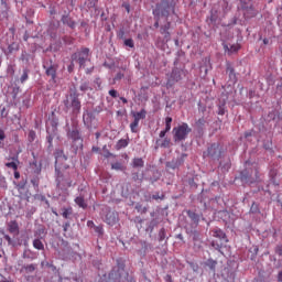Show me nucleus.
Listing matches in <instances>:
<instances>
[{"instance_id":"f257e3e1","label":"nucleus","mask_w":282,"mask_h":282,"mask_svg":"<svg viewBox=\"0 0 282 282\" xmlns=\"http://www.w3.org/2000/svg\"><path fill=\"white\" fill-rule=\"evenodd\" d=\"M61 162H67V156L63 150H56L55 152V172H56V183L57 187L61 191H67V188H72L74 186V181H72V176L67 173V169L69 165L61 164Z\"/></svg>"},{"instance_id":"f03ea898","label":"nucleus","mask_w":282,"mask_h":282,"mask_svg":"<svg viewBox=\"0 0 282 282\" xmlns=\"http://www.w3.org/2000/svg\"><path fill=\"white\" fill-rule=\"evenodd\" d=\"M171 12L175 14V2L173 0H162L159 4H156L153 10V15L155 19L154 28H160V18L164 17L169 19Z\"/></svg>"},{"instance_id":"7ed1b4c3","label":"nucleus","mask_w":282,"mask_h":282,"mask_svg":"<svg viewBox=\"0 0 282 282\" xmlns=\"http://www.w3.org/2000/svg\"><path fill=\"white\" fill-rule=\"evenodd\" d=\"M192 131L193 129L186 122H183L177 127H174L172 130L174 142H184V140L188 138Z\"/></svg>"},{"instance_id":"20e7f679","label":"nucleus","mask_w":282,"mask_h":282,"mask_svg":"<svg viewBox=\"0 0 282 282\" xmlns=\"http://www.w3.org/2000/svg\"><path fill=\"white\" fill-rule=\"evenodd\" d=\"M64 106L67 111L72 110L73 116H78L80 113V109H83V105L80 104V99L78 98V94H70L66 100H64Z\"/></svg>"},{"instance_id":"39448f33","label":"nucleus","mask_w":282,"mask_h":282,"mask_svg":"<svg viewBox=\"0 0 282 282\" xmlns=\"http://www.w3.org/2000/svg\"><path fill=\"white\" fill-rule=\"evenodd\" d=\"M240 177L243 182L249 184H254V182H259V167L257 165L252 166L251 169H246L241 172Z\"/></svg>"},{"instance_id":"423d86ee","label":"nucleus","mask_w":282,"mask_h":282,"mask_svg":"<svg viewBox=\"0 0 282 282\" xmlns=\"http://www.w3.org/2000/svg\"><path fill=\"white\" fill-rule=\"evenodd\" d=\"M221 153H224V147H221L220 143H212L210 147L207 148V151L203 153V156L219 160Z\"/></svg>"},{"instance_id":"0eeeda50","label":"nucleus","mask_w":282,"mask_h":282,"mask_svg":"<svg viewBox=\"0 0 282 282\" xmlns=\"http://www.w3.org/2000/svg\"><path fill=\"white\" fill-rule=\"evenodd\" d=\"M182 80V69L173 68L171 74L167 75V82L165 84L166 89H171L176 83Z\"/></svg>"},{"instance_id":"6e6552de","label":"nucleus","mask_w":282,"mask_h":282,"mask_svg":"<svg viewBox=\"0 0 282 282\" xmlns=\"http://www.w3.org/2000/svg\"><path fill=\"white\" fill-rule=\"evenodd\" d=\"M46 76H50L53 82L56 80V72H58V65L54 64L52 59L43 64Z\"/></svg>"},{"instance_id":"1a4fd4ad","label":"nucleus","mask_w":282,"mask_h":282,"mask_svg":"<svg viewBox=\"0 0 282 282\" xmlns=\"http://www.w3.org/2000/svg\"><path fill=\"white\" fill-rule=\"evenodd\" d=\"M240 9L243 11L245 19H252V18L257 17L254 7H252V4H250L243 0L240 1Z\"/></svg>"},{"instance_id":"9d476101","label":"nucleus","mask_w":282,"mask_h":282,"mask_svg":"<svg viewBox=\"0 0 282 282\" xmlns=\"http://www.w3.org/2000/svg\"><path fill=\"white\" fill-rule=\"evenodd\" d=\"M105 221L108 224V226H116V224L119 221L118 214L116 212L109 210L106 214Z\"/></svg>"},{"instance_id":"9b49d317","label":"nucleus","mask_w":282,"mask_h":282,"mask_svg":"<svg viewBox=\"0 0 282 282\" xmlns=\"http://www.w3.org/2000/svg\"><path fill=\"white\" fill-rule=\"evenodd\" d=\"M169 30H171V22H166V24L162 25L160 29V33L164 36L165 43L171 41V32H169Z\"/></svg>"},{"instance_id":"f8f14e48","label":"nucleus","mask_w":282,"mask_h":282,"mask_svg":"<svg viewBox=\"0 0 282 282\" xmlns=\"http://www.w3.org/2000/svg\"><path fill=\"white\" fill-rule=\"evenodd\" d=\"M70 58L72 61H77V63H79V67H85V63H87L88 57L82 56L80 53H74Z\"/></svg>"},{"instance_id":"ddd939ff","label":"nucleus","mask_w":282,"mask_h":282,"mask_svg":"<svg viewBox=\"0 0 282 282\" xmlns=\"http://www.w3.org/2000/svg\"><path fill=\"white\" fill-rule=\"evenodd\" d=\"M8 230L11 235H19V223H17V220H11L8 224Z\"/></svg>"},{"instance_id":"4468645a","label":"nucleus","mask_w":282,"mask_h":282,"mask_svg":"<svg viewBox=\"0 0 282 282\" xmlns=\"http://www.w3.org/2000/svg\"><path fill=\"white\" fill-rule=\"evenodd\" d=\"M182 165V161H180L178 159H173L172 161L166 163V169L169 171H175V169H180V166Z\"/></svg>"},{"instance_id":"2eb2a0df","label":"nucleus","mask_w":282,"mask_h":282,"mask_svg":"<svg viewBox=\"0 0 282 282\" xmlns=\"http://www.w3.org/2000/svg\"><path fill=\"white\" fill-rule=\"evenodd\" d=\"M62 23L64 25H67L72 30H74V28H76V22L69 15H63L62 17Z\"/></svg>"},{"instance_id":"dca6fc26","label":"nucleus","mask_w":282,"mask_h":282,"mask_svg":"<svg viewBox=\"0 0 282 282\" xmlns=\"http://www.w3.org/2000/svg\"><path fill=\"white\" fill-rule=\"evenodd\" d=\"M79 91H83L84 94L87 91H94V88L91 87V84H89V80H83L80 83Z\"/></svg>"},{"instance_id":"f3484780","label":"nucleus","mask_w":282,"mask_h":282,"mask_svg":"<svg viewBox=\"0 0 282 282\" xmlns=\"http://www.w3.org/2000/svg\"><path fill=\"white\" fill-rule=\"evenodd\" d=\"M131 115L133 116L134 120L137 122H140L141 120H144V118H147V110L145 109H141V111L139 112H131Z\"/></svg>"},{"instance_id":"a211bd4d","label":"nucleus","mask_w":282,"mask_h":282,"mask_svg":"<svg viewBox=\"0 0 282 282\" xmlns=\"http://www.w3.org/2000/svg\"><path fill=\"white\" fill-rule=\"evenodd\" d=\"M13 162L6 163L7 169H12L13 171H19V156L12 158Z\"/></svg>"},{"instance_id":"6ab92c4d","label":"nucleus","mask_w":282,"mask_h":282,"mask_svg":"<svg viewBox=\"0 0 282 282\" xmlns=\"http://www.w3.org/2000/svg\"><path fill=\"white\" fill-rule=\"evenodd\" d=\"M75 204L79 207L83 208L84 210H86L87 208V202L85 200V196H77L75 198Z\"/></svg>"},{"instance_id":"aec40b11","label":"nucleus","mask_w":282,"mask_h":282,"mask_svg":"<svg viewBox=\"0 0 282 282\" xmlns=\"http://www.w3.org/2000/svg\"><path fill=\"white\" fill-rule=\"evenodd\" d=\"M129 147V139H121L116 144V150L120 151V149H127Z\"/></svg>"},{"instance_id":"412c9836","label":"nucleus","mask_w":282,"mask_h":282,"mask_svg":"<svg viewBox=\"0 0 282 282\" xmlns=\"http://www.w3.org/2000/svg\"><path fill=\"white\" fill-rule=\"evenodd\" d=\"M224 48L228 52V54H236L238 50H241V46L239 44H232L230 47L228 45H225Z\"/></svg>"},{"instance_id":"4be33fe9","label":"nucleus","mask_w":282,"mask_h":282,"mask_svg":"<svg viewBox=\"0 0 282 282\" xmlns=\"http://www.w3.org/2000/svg\"><path fill=\"white\" fill-rule=\"evenodd\" d=\"M212 232L213 237H216V239H226V232L221 229H214Z\"/></svg>"},{"instance_id":"5701e85b","label":"nucleus","mask_w":282,"mask_h":282,"mask_svg":"<svg viewBox=\"0 0 282 282\" xmlns=\"http://www.w3.org/2000/svg\"><path fill=\"white\" fill-rule=\"evenodd\" d=\"M156 144H159L161 149H169V147H171V139L165 138L161 143H160V139H158Z\"/></svg>"},{"instance_id":"b1692460","label":"nucleus","mask_w":282,"mask_h":282,"mask_svg":"<svg viewBox=\"0 0 282 282\" xmlns=\"http://www.w3.org/2000/svg\"><path fill=\"white\" fill-rule=\"evenodd\" d=\"M33 248H35V250H45V246L41 239L33 240Z\"/></svg>"},{"instance_id":"393cba45","label":"nucleus","mask_w":282,"mask_h":282,"mask_svg":"<svg viewBox=\"0 0 282 282\" xmlns=\"http://www.w3.org/2000/svg\"><path fill=\"white\" fill-rule=\"evenodd\" d=\"M36 264H26L22 268L26 272V274H32L36 270Z\"/></svg>"},{"instance_id":"a878e982","label":"nucleus","mask_w":282,"mask_h":282,"mask_svg":"<svg viewBox=\"0 0 282 282\" xmlns=\"http://www.w3.org/2000/svg\"><path fill=\"white\" fill-rule=\"evenodd\" d=\"M68 137H70V139L74 141L80 140V132L76 129L72 130L70 132H68Z\"/></svg>"},{"instance_id":"bb28decb","label":"nucleus","mask_w":282,"mask_h":282,"mask_svg":"<svg viewBox=\"0 0 282 282\" xmlns=\"http://www.w3.org/2000/svg\"><path fill=\"white\" fill-rule=\"evenodd\" d=\"M32 58V55H30V53L28 52H22L21 56H20V59L23 62V63H26V65L30 63V59Z\"/></svg>"},{"instance_id":"cd10ccee","label":"nucleus","mask_w":282,"mask_h":282,"mask_svg":"<svg viewBox=\"0 0 282 282\" xmlns=\"http://www.w3.org/2000/svg\"><path fill=\"white\" fill-rule=\"evenodd\" d=\"M74 213V209L72 207L63 208L62 217L64 219H69V216Z\"/></svg>"},{"instance_id":"c85d7f7f","label":"nucleus","mask_w":282,"mask_h":282,"mask_svg":"<svg viewBox=\"0 0 282 282\" xmlns=\"http://www.w3.org/2000/svg\"><path fill=\"white\" fill-rule=\"evenodd\" d=\"M206 265L207 268H209V270H213V272H215V269L217 268V260L208 259L206 261Z\"/></svg>"},{"instance_id":"c756f323","label":"nucleus","mask_w":282,"mask_h":282,"mask_svg":"<svg viewBox=\"0 0 282 282\" xmlns=\"http://www.w3.org/2000/svg\"><path fill=\"white\" fill-rule=\"evenodd\" d=\"M132 166H134V169H142V166H144V161L140 158L134 159L132 162Z\"/></svg>"},{"instance_id":"7c9ffc66","label":"nucleus","mask_w":282,"mask_h":282,"mask_svg":"<svg viewBox=\"0 0 282 282\" xmlns=\"http://www.w3.org/2000/svg\"><path fill=\"white\" fill-rule=\"evenodd\" d=\"M187 216L189 217V219H192V221H194V224H197L199 221V215L195 214V212H187Z\"/></svg>"},{"instance_id":"2f4dec72","label":"nucleus","mask_w":282,"mask_h":282,"mask_svg":"<svg viewBox=\"0 0 282 282\" xmlns=\"http://www.w3.org/2000/svg\"><path fill=\"white\" fill-rule=\"evenodd\" d=\"M29 74H30V69L24 68L23 74L20 77V83H22V84L25 83V80H28V78H30Z\"/></svg>"},{"instance_id":"473e14b6","label":"nucleus","mask_w":282,"mask_h":282,"mask_svg":"<svg viewBox=\"0 0 282 282\" xmlns=\"http://www.w3.org/2000/svg\"><path fill=\"white\" fill-rule=\"evenodd\" d=\"M31 184L34 186V188H39V185L41 184V178L39 176H33L31 178Z\"/></svg>"},{"instance_id":"72a5a7b5","label":"nucleus","mask_w":282,"mask_h":282,"mask_svg":"<svg viewBox=\"0 0 282 282\" xmlns=\"http://www.w3.org/2000/svg\"><path fill=\"white\" fill-rule=\"evenodd\" d=\"M172 122H173V118H171V117L165 118V129L164 130L167 131V133H169V131H171Z\"/></svg>"},{"instance_id":"f704fd0d","label":"nucleus","mask_w":282,"mask_h":282,"mask_svg":"<svg viewBox=\"0 0 282 282\" xmlns=\"http://www.w3.org/2000/svg\"><path fill=\"white\" fill-rule=\"evenodd\" d=\"M140 124V121L133 120L132 123H130V129L132 133H138V126Z\"/></svg>"},{"instance_id":"c9c22d12","label":"nucleus","mask_w":282,"mask_h":282,"mask_svg":"<svg viewBox=\"0 0 282 282\" xmlns=\"http://www.w3.org/2000/svg\"><path fill=\"white\" fill-rule=\"evenodd\" d=\"M111 169L115 171H124V167L122 166V163H120V162L112 163Z\"/></svg>"},{"instance_id":"e433bc0d","label":"nucleus","mask_w":282,"mask_h":282,"mask_svg":"<svg viewBox=\"0 0 282 282\" xmlns=\"http://www.w3.org/2000/svg\"><path fill=\"white\" fill-rule=\"evenodd\" d=\"M123 45H126V47H131V48L135 47V43L133 42V39H126L123 41Z\"/></svg>"},{"instance_id":"4c0bfd02","label":"nucleus","mask_w":282,"mask_h":282,"mask_svg":"<svg viewBox=\"0 0 282 282\" xmlns=\"http://www.w3.org/2000/svg\"><path fill=\"white\" fill-rule=\"evenodd\" d=\"M166 239V229L162 228L159 231V241H164Z\"/></svg>"},{"instance_id":"58836bf2","label":"nucleus","mask_w":282,"mask_h":282,"mask_svg":"<svg viewBox=\"0 0 282 282\" xmlns=\"http://www.w3.org/2000/svg\"><path fill=\"white\" fill-rule=\"evenodd\" d=\"M226 115V105H219L218 106V116H225Z\"/></svg>"},{"instance_id":"ea45409f","label":"nucleus","mask_w":282,"mask_h":282,"mask_svg":"<svg viewBox=\"0 0 282 282\" xmlns=\"http://www.w3.org/2000/svg\"><path fill=\"white\" fill-rule=\"evenodd\" d=\"M80 56H84L86 58H89V48L84 47L82 48V51L79 52Z\"/></svg>"},{"instance_id":"a19ab883","label":"nucleus","mask_w":282,"mask_h":282,"mask_svg":"<svg viewBox=\"0 0 282 282\" xmlns=\"http://www.w3.org/2000/svg\"><path fill=\"white\" fill-rule=\"evenodd\" d=\"M135 210H138L139 213H147V207H143L142 204L138 203L135 205Z\"/></svg>"},{"instance_id":"79ce46f5","label":"nucleus","mask_w":282,"mask_h":282,"mask_svg":"<svg viewBox=\"0 0 282 282\" xmlns=\"http://www.w3.org/2000/svg\"><path fill=\"white\" fill-rule=\"evenodd\" d=\"M227 72L229 73V78H235V68L232 66H227Z\"/></svg>"},{"instance_id":"37998d69","label":"nucleus","mask_w":282,"mask_h":282,"mask_svg":"<svg viewBox=\"0 0 282 282\" xmlns=\"http://www.w3.org/2000/svg\"><path fill=\"white\" fill-rule=\"evenodd\" d=\"M95 85H97V89H102V80H100V77H97L94 80Z\"/></svg>"},{"instance_id":"c03bdc74","label":"nucleus","mask_w":282,"mask_h":282,"mask_svg":"<svg viewBox=\"0 0 282 282\" xmlns=\"http://www.w3.org/2000/svg\"><path fill=\"white\" fill-rule=\"evenodd\" d=\"M28 184V181L23 182V183H19L17 185L18 191H25V185Z\"/></svg>"},{"instance_id":"a18cd8bd","label":"nucleus","mask_w":282,"mask_h":282,"mask_svg":"<svg viewBox=\"0 0 282 282\" xmlns=\"http://www.w3.org/2000/svg\"><path fill=\"white\" fill-rule=\"evenodd\" d=\"M250 213H253V214H254V213H259V206L253 203V204L251 205Z\"/></svg>"},{"instance_id":"49530a36","label":"nucleus","mask_w":282,"mask_h":282,"mask_svg":"<svg viewBox=\"0 0 282 282\" xmlns=\"http://www.w3.org/2000/svg\"><path fill=\"white\" fill-rule=\"evenodd\" d=\"M118 39L124 40V29H120L117 33Z\"/></svg>"},{"instance_id":"de8ad7c7","label":"nucleus","mask_w":282,"mask_h":282,"mask_svg":"<svg viewBox=\"0 0 282 282\" xmlns=\"http://www.w3.org/2000/svg\"><path fill=\"white\" fill-rule=\"evenodd\" d=\"M36 138V132H34V130H31L30 132H29V139L32 141V142H34V139Z\"/></svg>"},{"instance_id":"09e8293b","label":"nucleus","mask_w":282,"mask_h":282,"mask_svg":"<svg viewBox=\"0 0 282 282\" xmlns=\"http://www.w3.org/2000/svg\"><path fill=\"white\" fill-rule=\"evenodd\" d=\"M109 96H111V98H118V90L116 89L109 90Z\"/></svg>"},{"instance_id":"8fccbe9b","label":"nucleus","mask_w":282,"mask_h":282,"mask_svg":"<svg viewBox=\"0 0 282 282\" xmlns=\"http://www.w3.org/2000/svg\"><path fill=\"white\" fill-rule=\"evenodd\" d=\"M275 254H279V257H282V246L275 247Z\"/></svg>"},{"instance_id":"3c124183","label":"nucleus","mask_w":282,"mask_h":282,"mask_svg":"<svg viewBox=\"0 0 282 282\" xmlns=\"http://www.w3.org/2000/svg\"><path fill=\"white\" fill-rule=\"evenodd\" d=\"M104 158H106V159L116 158V155H113V153H111L108 150H106V153L104 154Z\"/></svg>"},{"instance_id":"603ef678","label":"nucleus","mask_w":282,"mask_h":282,"mask_svg":"<svg viewBox=\"0 0 282 282\" xmlns=\"http://www.w3.org/2000/svg\"><path fill=\"white\" fill-rule=\"evenodd\" d=\"M152 199H164V195H161L159 193L152 195Z\"/></svg>"},{"instance_id":"864d4df0","label":"nucleus","mask_w":282,"mask_h":282,"mask_svg":"<svg viewBox=\"0 0 282 282\" xmlns=\"http://www.w3.org/2000/svg\"><path fill=\"white\" fill-rule=\"evenodd\" d=\"M122 78H124V74H122V73H118V74L115 76V80H122Z\"/></svg>"},{"instance_id":"5fc2aeb1","label":"nucleus","mask_w":282,"mask_h":282,"mask_svg":"<svg viewBox=\"0 0 282 282\" xmlns=\"http://www.w3.org/2000/svg\"><path fill=\"white\" fill-rule=\"evenodd\" d=\"M69 74H72V72H74V61H72L70 65L67 67Z\"/></svg>"},{"instance_id":"6e6d98bb","label":"nucleus","mask_w":282,"mask_h":282,"mask_svg":"<svg viewBox=\"0 0 282 282\" xmlns=\"http://www.w3.org/2000/svg\"><path fill=\"white\" fill-rule=\"evenodd\" d=\"M166 133H169V131L163 130V131H161V132L159 133V137H160V138H166Z\"/></svg>"},{"instance_id":"4d7b16f0","label":"nucleus","mask_w":282,"mask_h":282,"mask_svg":"<svg viewBox=\"0 0 282 282\" xmlns=\"http://www.w3.org/2000/svg\"><path fill=\"white\" fill-rule=\"evenodd\" d=\"M0 140H6V132L0 129Z\"/></svg>"},{"instance_id":"13d9d810","label":"nucleus","mask_w":282,"mask_h":282,"mask_svg":"<svg viewBox=\"0 0 282 282\" xmlns=\"http://www.w3.org/2000/svg\"><path fill=\"white\" fill-rule=\"evenodd\" d=\"M123 8H126L127 12H131V6L129 3H124Z\"/></svg>"},{"instance_id":"bf43d9fd","label":"nucleus","mask_w":282,"mask_h":282,"mask_svg":"<svg viewBox=\"0 0 282 282\" xmlns=\"http://www.w3.org/2000/svg\"><path fill=\"white\" fill-rule=\"evenodd\" d=\"M21 177V173L18 170H14V178L19 180Z\"/></svg>"},{"instance_id":"052dcab7","label":"nucleus","mask_w":282,"mask_h":282,"mask_svg":"<svg viewBox=\"0 0 282 282\" xmlns=\"http://www.w3.org/2000/svg\"><path fill=\"white\" fill-rule=\"evenodd\" d=\"M213 248H216V250H219L221 248V246L216 245L215 241L212 242Z\"/></svg>"},{"instance_id":"680f3d73","label":"nucleus","mask_w":282,"mask_h":282,"mask_svg":"<svg viewBox=\"0 0 282 282\" xmlns=\"http://www.w3.org/2000/svg\"><path fill=\"white\" fill-rule=\"evenodd\" d=\"M87 226H88L89 228H94V220H88V221H87Z\"/></svg>"},{"instance_id":"e2e57ef3","label":"nucleus","mask_w":282,"mask_h":282,"mask_svg":"<svg viewBox=\"0 0 282 282\" xmlns=\"http://www.w3.org/2000/svg\"><path fill=\"white\" fill-rule=\"evenodd\" d=\"M91 151H93V153H98V151H100V148H98V147H93Z\"/></svg>"},{"instance_id":"0e129e2a","label":"nucleus","mask_w":282,"mask_h":282,"mask_svg":"<svg viewBox=\"0 0 282 282\" xmlns=\"http://www.w3.org/2000/svg\"><path fill=\"white\" fill-rule=\"evenodd\" d=\"M96 232H98L99 235H102V227H96Z\"/></svg>"},{"instance_id":"69168bd1","label":"nucleus","mask_w":282,"mask_h":282,"mask_svg":"<svg viewBox=\"0 0 282 282\" xmlns=\"http://www.w3.org/2000/svg\"><path fill=\"white\" fill-rule=\"evenodd\" d=\"M278 281H279V282H282V271H280V272L278 273Z\"/></svg>"},{"instance_id":"338daca9","label":"nucleus","mask_w":282,"mask_h":282,"mask_svg":"<svg viewBox=\"0 0 282 282\" xmlns=\"http://www.w3.org/2000/svg\"><path fill=\"white\" fill-rule=\"evenodd\" d=\"M120 100L123 102V105H127V102H129L124 97H120Z\"/></svg>"},{"instance_id":"774afa93","label":"nucleus","mask_w":282,"mask_h":282,"mask_svg":"<svg viewBox=\"0 0 282 282\" xmlns=\"http://www.w3.org/2000/svg\"><path fill=\"white\" fill-rule=\"evenodd\" d=\"M6 241H9V243L12 241V238L10 236H4Z\"/></svg>"}]
</instances>
